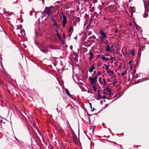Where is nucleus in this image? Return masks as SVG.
Returning <instances> with one entry per match:
<instances>
[{
  "label": "nucleus",
  "mask_w": 149,
  "mask_h": 149,
  "mask_svg": "<svg viewBox=\"0 0 149 149\" xmlns=\"http://www.w3.org/2000/svg\"><path fill=\"white\" fill-rule=\"evenodd\" d=\"M52 8H53V6H50L48 7H46L45 8V10L43 11V13H46L47 14L52 13L53 12V11L52 10Z\"/></svg>",
  "instance_id": "obj_1"
},
{
  "label": "nucleus",
  "mask_w": 149,
  "mask_h": 149,
  "mask_svg": "<svg viewBox=\"0 0 149 149\" xmlns=\"http://www.w3.org/2000/svg\"><path fill=\"white\" fill-rule=\"evenodd\" d=\"M89 79L90 82L91 83V84H95V83H97V79L96 77H95L93 78L89 77Z\"/></svg>",
  "instance_id": "obj_2"
},
{
  "label": "nucleus",
  "mask_w": 149,
  "mask_h": 149,
  "mask_svg": "<svg viewBox=\"0 0 149 149\" xmlns=\"http://www.w3.org/2000/svg\"><path fill=\"white\" fill-rule=\"evenodd\" d=\"M113 46L112 45L110 46L109 45H107V46L106 50L107 52H111L112 51Z\"/></svg>",
  "instance_id": "obj_3"
},
{
  "label": "nucleus",
  "mask_w": 149,
  "mask_h": 149,
  "mask_svg": "<svg viewBox=\"0 0 149 149\" xmlns=\"http://www.w3.org/2000/svg\"><path fill=\"white\" fill-rule=\"evenodd\" d=\"M100 34L102 36L101 38H107V35H106V33H105L103 31H101L100 32Z\"/></svg>",
  "instance_id": "obj_4"
},
{
  "label": "nucleus",
  "mask_w": 149,
  "mask_h": 149,
  "mask_svg": "<svg viewBox=\"0 0 149 149\" xmlns=\"http://www.w3.org/2000/svg\"><path fill=\"white\" fill-rule=\"evenodd\" d=\"M67 23V20H66V17L65 16H63V26H64Z\"/></svg>",
  "instance_id": "obj_5"
},
{
  "label": "nucleus",
  "mask_w": 149,
  "mask_h": 149,
  "mask_svg": "<svg viewBox=\"0 0 149 149\" xmlns=\"http://www.w3.org/2000/svg\"><path fill=\"white\" fill-rule=\"evenodd\" d=\"M95 69V65L93 64L92 65L89 69V71L91 73L92 72L93 70Z\"/></svg>",
  "instance_id": "obj_6"
},
{
  "label": "nucleus",
  "mask_w": 149,
  "mask_h": 149,
  "mask_svg": "<svg viewBox=\"0 0 149 149\" xmlns=\"http://www.w3.org/2000/svg\"><path fill=\"white\" fill-rule=\"evenodd\" d=\"M89 54L90 55V57L89 60L91 61L92 60V59L94 58V54L91 52H89Z\"/></svg>",
  "instance_id": "obj_7"
},
{
  "label": "nucleus",
  "mask_w": 149,
  "mask_h": 149,
  "mask_svg": "<svg viewBox=\"0 0 149 149\" xmlns=\"http://www.w3.org/2000/svg\"><path fill=\"white\" fill-rule=\"evenodd\" d=\"M107 72L109 74L110 76L112 77H114V72L113 71H108Z\"/></svg>",
  "instance_id": "obj_8"
},
{
  "label": "nucleus",
  "mask_w": 149,
  "mask_h": 149,
  "mask_svg": "<svg viewBox=\"0 0 149 149\" xmlns=\"http://www.w3.org/2000/svg\"><path fill=\"white\" fill-rule=\"evenodd\" d=\"M97 14H100L101 12V8L100 7H97Z\"/></svg>",
  "instance_id": "obj_9"
},
{
  "label": "nucleus",
  "mask_w": 149,
  "mask_h": 149,
  "mask_svg": "<svg viewBox=\"0 0 149 149\" xmlns=\"http://www.w3.org/2000/svg\"><path fill=\"white\" fill-rule=\"evenodd\" d=\"M101 58L104 61H107L108 60V58L105 57L104 56H102Z\"/></svg>",
  "instance_id": "obj_10"
},
{
  "label": "nucleus",
  "mask_w": 149,
  "mask_h": 149,
  "mask_svg": "<svg viewBox=\"0 0 149 149\" xmlns=\"http://www.w3.org/2000/svg\"><path fill=\"white\" fill-rule=\"evenodd\" d=\"M98 96H97V100H99L100 99H101L102 98L101 95L99 93V92L97 94Z\"/></svg>",
  "instance_id": "obj_11"
},
{
  "label": "nucleus",
  "mask_w": 149,
  "mask_h": 149,
  "mask_svg": "<svg viewBox=\"0 0 149 149\" xmlns=\"http://www.w3.org/2000/svg\"><path fill=\"white\" fill-rule=\"evenodd\" d=\"M119 63H120V62L118 61L114 62V66L116 67H118Z\"/></svg>",
  "instance_id": "obj_12"
},
{
  "label": "nucleus",
  "mask_w": 149,
  "mask_h": 149,
  "mask_svg": "<svg viewBox=\"0 0 149 149\" xmlns=\"http://www.w3.org/2000/svg\"><path fill=\"white\" fill-rule=\"evenodd\" d=\"M101 72H100V71L98 72L97 73V74L96 75V76H95V77H96L97 78V79L98 76L99 75H101Z\"/></svg>",
  "instance_id": "obj_13"
},
{
  "label": "nucleus",
  "mask_w": 149,
  "mask_h": 149,
  "mask_svg": "<svg viewBox=\"0 0 149 149\" xmlns=\"http://www.w3.org/2000/svg\"><path fill=\"white\" fill-rule=\"evenodd\" d=\"M134 50V49H133L130 51V53L132 56H134L135 55Z\"/></svg>",
  "instance_id": "obj_14"
},
{
  "label": "nucleus",
  "mask_w": 149,
  "mask_h": 149,
  "mask_svg": "<svg viewBox=\"0 0 149 149\" xmlns=\"http://www.w3.org/2000/svg\"><path fill=\"white\" fill-rule=\"evenodd\" d=\"M66 93L68 95V96H70V94L69 92V91L68 89H66L65 91Z\"/></svg>",
  "instance_id": "obj_15"
},
{
  "label": "nucleus",
  "mask_w": 149,
  "mask_h": 149,
  "mask_svg": "<svg viewBox=\"0 0 149 149\" xmlns=\"http://www.w3.org/2000/svg\"><path fill=\"white\" fill-rule=\"evenodd\" d=\"M105 65L106 66V69L107 72L108 71H109V66L107 65Z\"/></svg>",
  "instance_id": "obj_16"
},
{
  "label": "nucleus",
  "mask_w": 149,
  "mask_h": 149,
  "mask_svg": "<svg viewBox=\"0 0 149 149\" xmlns=\"http://www.w3.org/2000/svg\"><path fill=\"white\" fill-rule=\"evenodd\" d=\"M92 87L93 88V89L94 91H97V89L95 84H93V85L92 86Z\"/></svg>",
  "instance_id": "obj_17"
},
{
  "label": "nucleus",
  "mask_w": 149,
  "mask_h": 149,
  "mask_svg": "<svg viewBox=\"0 0 149 149\" xmlns=\"http://www.w3.org/2000/svg\"><path fill=\"white\" fill-rule=\"evenodd\" d=\"M47 14L48 15V16L49 17H52V16H54V15L52 14V13H47Z\"/></svg>",
  "instance_id": "obj_18"
},
{
  "label": "nucleus",
  "mask_w": 149,
  "mask_h": 149,
  "mask_svg": "<svg viewBox=\"0 0 149 149\" xmlns=\"http://www.w3.org/2000/svg\"><path fill=\"white\" fill-rule=\"evenodd\" d=\"M103 81L104 82V84H103V86H105L107 84V83L106 82L105 80L104 79H103Z\"/></svg>",
  "instance_id": "obj_19"
},
{
  "label": "nucleus",
  "mask_w": 149,
  "mask_h": 149,
  "mask_svg": "<svg viewBox=\"0 0 149 149\" xmlns=\"http://www.w3.org/2000/svg\"><path fill=\"white\" fill-rule=\"evenodd\" d=\"M105 38H101V43H102L104 42V39Z\"/></svg>",
  "instance_id": "obj_20"
},
{
  "label": "nucleus",
  "mask_w": 149,
  "mask_h": 149,
  "mask_svg": "<svg viewBox=\"0 0 149 149\" xmlns=\"http://www.w3.org/2000/svg\"><path fill=\"white\" fill-rule=\"evenodd\" d=\"M54 22V24H53V25L54 26H56V27H57V24L56 23L55 21H54L53 22Z\"/></svg>",
  "instance_id": "obj_21"
},
{
  "label": "nucleus",
  "mask_w": 149,
  "mask_h": 149,
  "mask_svg": "<svg viewBox=\"0 0 149 149\" xmlns=\"http://www.w3.org/2000/svg\"><path fill=\"white\" fill-rule=\"evenodd\" d=\"M101 65L102 63H100L98 62L97 63V66L98 67H99Z\"/></svg>",
  "instance_id": "obj_22"
},
{
  "label": "nucleus",
  "mask_w": 149,
  "mask_h": 149,
  "mask_svg": "<svg viewBox=\"0 0 149 149\" xmlns=\"http://www.w3.org/2000/svg\"><path fill=\"white\" fill-rule=\"evenodd\" d=\"M121 65H122V64H121V63L120 62V63H119V64L118 65V68L119 69H120V68L121 67Z\"/></svg>",
  "instance_id": "obj_23"
},
{
  "label": "nucleus",
  "mask_w": 149,
  "mask_h": 149,
  "mask_svg": "<svg viewBox=\"0 0 149 149\" xmlns=\"http://www.w3.org/2000/svg\"><path fill=\"white\" fill-rule=\"evenodd\" d=\"M117 82V81L115 79L114 80V82L113 83V84L114 86L116 84Z\"/></svg>",
  "instance_id": "obj_24"
},
{
  "label": "nucleus",
  "mask_w": 149,
  "mask_h": 149,
  "mask_svg": "<svg viewBox=\"0 0 149 149\" xmlns=\"http://www.w3.org/2000/svg\"><path fill=\"white\" fill-rule=\"evenodd\" d=\"M54 16H52V17H50V18H51V20L52 21H53V22L55 20L53 18V17H54Z\"/></svg>",
  "instance_id": "obj_25"
},
{
  "label": "nucleus",
  "mask_w": 149,
  "mask_h": 149,
  "mask_svg": "<svg viewBox=\"0 0 149 149\" xmlns=\"http://www.w3.org/2000/svg\"><path fill=\"white\" fill-rule=\"evenodd\" d=\"M41 51L42 52H44V53H47V52H48V51L47 50H45V51H43L42 50H41Z\"/></svg>",
  "instance_id": "obj_26"
},
{
  "label": "nucleus",
  "mask_w": 149,
  "mask_h": 149,
  "mask_svg": "<svg viewBox=\"0 0 149 149\" xmlns=\"http://www.w3.org/2000/svg\"><path fill=\"white\" fill-rule=\"evenodd\" d=\"M56 35L57 37L58 36H60V35L59 34L57 30L56 31Z\"/></svg>",
  "instance_id": "obj_27"
},
{
  "label": "nucleus",
  "mask_w": 149,
  "mask_h": 149,
  "mask_svg": "<svg viewBox=\"0 0 149 149\" xmlns=\"http://www.w3.org/2000/svg\"><path fill=\"white\" fill-rule=\"evenodd\" d=\"M148 16V15L147 14H144V15L143 16V17L144 18H145V17H147Z\"/></svg>",
  "instance_id": "obj_28"
},
{
  "label": "nucleus",
  "mask_w": 149,
  "mask_h": 149,
  "mask_svg": "<svg viewBox=\"0 0 149 149\" xmlns=\"http://www.w3.org/2000/svg\"><path fill=\"white\" fill-rule=\"evenodd\" d=\"M126 73V72L125 71L124 72L122 73V75L123 76H124L125 74Z\"/></svg>",
  "instance_id": "obj_29"
},
{
  "label": "nucleus",
  "mask_w": 149,
  "mask_h": 149,
  "mask_svg": "<svg viewBox=\"0 0 149 149\" xmlns=\"http://www.w3.org/2000/svg\"><path fill=\"white\" fill-rule=\"evenodd\" d=\"M73 139H74V141L75 142V143H76L77 140L76 139V138L74 137H73Z\"/></svg>",
  "instance_id": "obj_30"
},
{
  "label": "nucleus",
  "mask_w": 149,
  "mask_h": 149,
  "mask_svg": "<svg viewBox=\"0 0 149 149\" xmlns=\"http://www.w3.org/2000/svg\"><path fill=\"white\" fill-rule=\"evenodd\" d=\"M50 48H51V49H56V48H54V46H50Z\"/></svg>",
  "instance_id": "obj_31"
},
{
  "label": "nucleus",
  "mask_w": 149,
  "mask_h": 149,
  "mask_svg": "<svg viewBox=\"0 0 149 149\" xmlns=\"http://www.w3.org/2000/svg\"><path fill=\"white\" fill-rule=\"evenodd\" d=\"M116 58V56H114V57H111V60H113V59H114V58Z\"/></svg>",
  "instance_id": "obj_32"
},
{
  "label": "nucleus",
  "mask_w": 149,
  "mask_h": 149,
  "mask_svg": "<svg viewBox=\"0 0 149 149\" xmlns=\"http://www.w3.org/2000/svg\"><path fill=\"white\" fill-rule=\"evenodd\" d=\"M58 39L60 40H61V37L60 36H58Z\"/></svg>",
  "instance_id": "obj_33"
},
{
  "label": "nucleus",
  "mask_w": 149,
  "mask_h": 149,
  "mask_svg": "<svg viewBox=\"0 0 149 149\" xmlns=\"http://www.w3.org/2000/svg\"><path fill=\"white\" fill-rule=\"evenodd\" d=\"M58 39L60 40H61V37L60 36H58Z\"/></svg>",
  "instance_id": "obj_34"
},
{
  "label": "nucleus",
  "mask_w": 149,
  "mask_h": 149,
  "mask_svg": "<svg viewBox=\"0 0 149 149\" xmlns=\"http://www.w3.org/2000/svg\"><path fill=\"white\" fill-rule=\"evenodd\" d=\"M106 96H105V95H104V96L102 97V99H105V98H106Z\"/></svg>",
  "instance_id": "obj_35"
},
{
  "label": "nucleus",
  "mask_w": 149,
  "mask_h": 149,
  "mask_svg": "<svg viewBox=\"0 0 149 149\" xmlns=\"http://www.w3.org/2000/svg\"><path fill=\"white\" fill-rule=\"evenodd\" d=\"M72 29V27H71V25L70 26V29H69V31H71Z\"/></svg>",
  "instance_id": "obj_36"
},
{
  "label": "nucleus",
  "mask_w": 149,
  "mask_h": 149,
  "mask_svg": "<svg viewBox=\"0 0 149 149\" xmlns=\"http://www.w3.org/2000/svg\"><path fill=\"white\" fill-rule=\"evenodd\" d=\"M93 1L94 3H97V0H93Z\"/></svg>",
  "instance_id": "obj_37"
},
{
  "label": "nucleus",
  "mask_w": 149,
  "mask_h": 149,
  "mask_svg": "<svg viewBox=\"0 0 149 149\" xmlns=\"http://www.w3.org/2000/svg\"><path fill=\"white\" fill-rule=\"evenodd\" d=\"M72 47H72V45H71L70 47V49L72 50Z\"/></svg>",
  "instance_id": "obj_38"
},
{
  "label": "nucleus",
  "mask_w": 149,
  "mask_h": 149,
  "mask_svg": "<svg viewBox=\"0 0 149 149\" xmlns=\"http://www.w3.org/2000/svg\"><path fill=\"white\" fill-rule=\"evenodd\" d=\"M85 2H87L88 1V0H83Z\"/></svg>",
  "instance_id": "obj_39"
},
{
  "label": "nucleus",
  "mask_w": 149,
  "mask_h": 149,
  "mask_svg": "<svg viewBox=\"0 0 149 149\" xmlns=\"http://www.w3.org/2000/svg\"><path fill=\"white\" fill-rule=\"evenodd\" d=\"M94 110H95L94 108L92 109V108H91V111H93Z\"/></svg>",
  "instance_id": "obj_40"
},
{
  "label": "nucleus",
  "mask_w": 149,
  "mask_h": 149,
  "mask_svg": "<svg viewBox=\"0 0 149 149\" xmlns=\"http://www.w3.org/2000/svg\"><path fill=\"white\" fill-rule=\"evenodd\" d=\"M61 41H62L61 44L62 45H63L64 44V42L63 41H62V40H61Z\"/></svg>",
  "instance_id": "obj_41"
},
{
  "label": "nucleus",
  "mask_w": 149,
  "mask_h": 149,
  "mask_svg": "<svg viewBox=\"0 0 149 149\" xmlns=\"http://www.w3.org/2000/svg\"><path fill=\"white\" fill-rule=\"evenodd\" d=\"M113 143L115 144H116L117 145H118V144L117 143H116L115 142H113Z\"/></svg>",
  "instance_id": "obj_42"
},
{
  "label": "nucleus",
  "mask_w": 149,
  "mask_h": 149,
  "mask_svg": "<svg viewBox=\"0 0 149 149\" xmlns=\"http://www.w3.org/2000/svg\"><path fill=\"white\" fill-rule=\"evenodd\" d=\"M63 36H64V38H65V36L64 33H63Z\"/></svg>",
  "instance_id": "obj_43"
},
{
  "label": "nucleus",
  "mask_w": 149,
  "mask_h": 149,
  "mask_svg": "<svg viewBox=\"0 0 149 149\" xmlns=\"http://www.w3.org/2000/svg\"><path fill=\"white\" fill-rule=\"evenodd\" d=\"M132 62V61H130L129 62V64H131Z\"/></svg>",
  "instance_id": "obj_44"
},
{
  "label": "nucleus",
  "mask_w": 149,
  "mask_h": 149,
  "mask_svg": "<svg viewBox=\"0 0 149 149\" xmlns=\"http://www.w3.org/2000/svg\"><path fill=\"white\" fill-rule=\"evenodd\" d=\"M89 104H90V105L91 108H92V107H91V103H89Z\"/></svg>",
  "instance_id": "obj_45"
},
{
  "label": "nucleus",
  "mask_w": 149,
  "mask_h": 149,
  "mask_svg": "<svg viewBox=\"0 0 149 149\" xmlns=\"http://www.w3.org/2000/svg\"><path fill=\"white\" fill-rule=\"evenodd\" d=\"M118 145L120 147V148H121V147H122L121 145H119V144H118Z\"/></svg>",
  "instance_id": "obj_46"
},
{
  "label": "nucleus",
  "mask_w": 149,
  "mask_h": 149,
  "mask_svg": "<svg viewBox=\"0 0 149 149\" xmlns=\"http://www.w3.org/2000/svg\"><path fill=\"white\" fill-rule=\"evenodd\" d=\"M118 30H115V33H116L117 32Z\"/></svg>",
  "instance_id": "obj_47"
},
{
  "label": "nucleus",
  "mask_w": 149,
  "mask_h": 149,
  "mask_svg": "<svg viewBox=\"0 0 149 149\" xmlns=\"http://www.w3.org/2000/svg\"><path fill=\"white\" fill-rule=\"evenodd\" d=\"M63 16H64V15H63V14H62V16H60V18H62V16H63Z\"/></svg>",
  "instance_id": "obj_48"
},
{
  "label": "nucleus",
  "mask_w": 149,
  "mask_h": 149,
  "mask_svg": "<svg viewBox=\"0 0 149 149\" xmlns=\"http://www.w3.org/2000/svg\"><path fill=\"white\" fill-rule=\"evenodd\" d=\"M132 69V66L131 65V69Z\"/></svg>",
  "instance_id": "obj_49"
},
{
  "label": "nucleus",
  "mask_w": 149,
  "mask_h": 149,
  "mask_svg": "<svg viewBox=\"0 0 149 149\" xmlns=\"http://www.w3.org/2000/svg\"><path fill=\"white\" fill-rule=\"evenodd\" d=\"M92 5V4H91V5H90V6L91 7V6Z\"/></svg>",
  "instance_id": "obj_50"
},
{
  "label": "nucleus",
  "mask_w": 149,
  "mask_h": 149,
  "mask_svg": "<svg viewBox=\"0 0 149 149\" xmlns=\"http://www.w3.org/2000/svg\"><path fill=\"white\" fill-rule=\"evenodd\" d=\"M109 80V79H107V81H108L109 82V80Z\"/></svg>",
  "instance_id": "obj_51"
},
{
  "label": "nucleus",
  "mask_w": 149,
  "mask_h": 149,
  "mask_svg": "<svg viewBox=\"0 0 149 149\" xmlns=\"http://www.w3.org/2000/svg\"><path fill=\"white\" fill-rule=\"evenodd\" d=\"M148 6H149V3H148Z\"/></svg>",
  "instance_id": "obj_52"
},
{
  "label": "nucleus",
  "mask_w": 149,
  "mask_h": 149,
  "mask_svg": "<svg viewBox=\"0 0 149 149\" xmlns=\"http://www.w3.org/2000/svg\"><path fill=\"white\" fill-rule=\"evenodd\" d=\"M17 29H19L18 28V27H17Z\"/></svg>",
  "instance_id": "obj_53"
},
{
  "label": "nucleus",
  "mask_w": 149,
  "mask_h": 149,
  "mask_svg": "<svg viewBox=\"0 0 149 149\" xmlns=\"http://www.w3.org/2000/svg\"><path fill=\"white\" fill-rule=\"evenodd\" d=\"M88 93H90L89 91H88Z\"/></svg>",
  "instance_id": "obj_54"
},
{
  "label": "nucleus",
  "mask_w": 149,
  "mask_h": 149,
  "mask_svg": "<svg viewBox=\"0 0 149 149\" xmlns=\"http://www.w3.org/2000/svg\"><path fill=\"white\" fill-rule=\"evenodd\" d=\"M100 78L101 79V77H100Z\"/></svg>",
  "instance_id": "obj_55"
}]
</instances>
